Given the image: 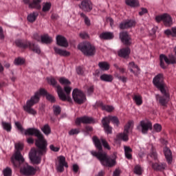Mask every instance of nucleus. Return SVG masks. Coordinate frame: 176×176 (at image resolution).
<instances>
[{
  "label": "nucleus",
  "instance_id": "ddd939ff",
  "mask_svg": "<svg viewBox=\"0 0 176 176\" xmlns=\"http://www.w3.org/2000/svg\"><path fill=\"white\" fill-rule=\"evenodd\" d=\"M161 93L164 96H156V99L158 101V102L160 104V105H162V107H166L167 104H168V101H170V94L167 93V91L166 89H164V91H161Z\"/></svg>",
  "mask_w": 176,
  "mask_h": 176
},
{
  "label": "nucleus",
  "instance_id": "e433bc0d",
  "mask_svg": "<svg viewBox=\"0 0 176 176\" xmlns=\"http://www.w3.org/2000/svg\"><path fill=\"white\" fill-rule=\"evenodd\" d=\"M36 17H38V12H33L28 16V21L30 23H34L36 20Z\"/></svg>",
  "mask_w": 176,
  "mask_h": 176
},
{
  "label": "nucleus",
  "instance_id": "f8f14e48",
  "mask_svg": "<svg viewBox=\"0 0 176 176\" xmlns=\"http://www.w3.org/2000/svg\"><path fill=\"white\" fill-rule=\"evenodd\" d=\"M160 67L163 68V69H166V65H164V61L166 64H175L176 58L174 56H170L169 58L166 56L164 54H161L160 56Z\"/></svg>",
  "mask_w": 176,
  "mask_h": 176
},
{
  "label": "nucleus",
  "instance_id": "a878e982",
  "mask_svg": "<svg viewBox=\"0 0 176 176\" xmlns=\"http://www.w3.org/2000/svg\"><path fill=\"white\" fill-rule=\"evenodd\" d=\"M54 50L56 54H58L59 56H62L63 57H68L71 54L69 52H67V50H61L60 48H57V47H54Z\"/></svg>",
  "mask_w": 176,
  "mask_h": 176
},
{
  "label": "nucleus",
  "instance_id": "9d476101",
  "mask_svg": "<svg viewBox=\"0 0 176 176\" xmlns=\"http://www.w3.org/2000/svg\"><path fill=\"white\" fill-rule=\"evenodd\" d=\"M155 21L157 23H160V21H163L164 25L166 27H171L173 25V18L170 14L165 13L162 15H158L155 17Z\"/></svg>",
  "mask_w": 176,
  "mask_h": 176
},
{
  "label": "nucleus",
  "instance_id": "9b49d317",
  "mask_svg": "<svg viewBox=\"0 0 176 176\" xmlns=\"http://www.w3.org/2000/svg\"><path fill=\"white\" fill-rule=\"evenodd\" d=\"M164 81V78L163 77L162 74H157L153 80L155 86H156V87H157L160 90V91L162 92L164 91V90L166 89V85H164V83L163 82Z\"/></svg>",
  "mask_w": 176,
  "mask_h": 176
},
{
  "label": "nucleus",
  "instance_id": "5fc2aeb1",
  "mask_svg": "<svg viewBox=\"0 0 176 176\" xmlns=\"http://www.w3.org/2000/svg\"><path fill=\"white\" fill-rule=\"evenodd\" d=\"M115 68H116L117 71H119L120 74H124L126 72V69L123 67H120L117 64H114Z\"/></svg>",
  "mask_w": 176,
  "mask_h": 176
},
{
  "label": "nucleus",
  "instance_id": "bb28decb",
  "mask_svg": "<svg viewBox=\"0 0 176 176\" xmlns=\"http://www.w3.org/2000/svg\"><path fill=\"white\" fill-rule=\"evenodd\" d=\"M42 0H33L32 3H29V8L32 9H41V3Z\"/></svg>",
  "mask_w": 176,
  "mask_h": 176
},
{
  "label": "nucleus",
  "instance_id": "39448f33",
  "mask_svg": "<svg viewBox=\"0 0 176 176\" xmlns=\"http://www.w3.org/2000/svg\"><path fill=\"white\" fill-rule=\"evenodd\" d=\"M39 102V92H36L30 100H28L26 105L23 106V109L30 115H36V111L32 108L35 104Z\"/></svg>",
  "mask_w": 176,
  "mask_h": 176
},
{
  "label": "nucleus",
  "instance_id": "338daca9",
  "mask_svg": "<svg viewBox=\"0 0 176 176\" xmlns=\"http://www.w3.org/2000/svg\"><path fill=\"white\" fill-rule=\"evenodd\" d=\"M80 36L82 39H86V38H87L89 36L87 35V33L83 32V33H80Z\"/></svg>",
  "mask_w": 176,
  "mask_h": 176
},
{
  "label": "nucleus",
  "instance_id": "2eb2a0df",
  "mask_svg": "<svg viewBox=\"0 0 176 176\" xmlns=\"http://www.w3.org/2000/svg\"><path fill=\"white\" fill-rule=\"evenodd\" d=\"M131 124H133V121L128 122V123L124 126V133H120L117 135L118 140L129 141V130H130Z\"/></svg>",
  "mask_w": 176,
  "mask_h": 176
},
{
  "label": "nucleus",
  "instance_id": "f704fd0d",
  "mask_svg": "<svg viewBox=\"0 0 176 176\" xmlns=\"http://www.w3.org/2000/svg\"><path fill=\"white\" fill-rule=\"evenodd\" d=\"M164 34L168 36L171 35V36L176 38V27L172 28L171 30H165Z\"/></svg>",
  "mask_w": 176,
  "mask_h": 176
},
{
  "label": "nucleus",
  "instance_id": "bf43d9fd",
  "mask_svg": "<svg viewBox=\"0 0 176 176\" xmlns=\"http://www.w3.org/2000/svg\"><path fill=\"white\" fill-rule=\"evenodd\" d=\"M64 167H65V165H61L58 164L56 168H57V170L59 171V173H63V171H64Z\"/></svg>",
  "mask_w": 176,
  "mask_h": 176
},
{
  "label": "nucleus",
  "instance_id": "0e129e2a",
  "mask_svg": "<svg viewBox=\"0 0 176 176\" xmlns=\"http://www.w3.org/2000/svg\"><path fill=\"white\" fill-rule=\"evenodd\" d=\"M117 78L119 79V80H122V82H126L127 80V78L125 76H117Z\"/></svg>",
  "mask_w": 176,
  "mask_h": 176
},
{
  "label": "nucleus",
  "instance_id": "7ed1b4c3",
  "mask_svg": "<svg viewBox=\"0 0 176 176\" xmlns=\"http://www.w3.org/2000/svg\"><path fill=\"white\" fill-rule=\"evenodd\" d=\"M23 151V144L20 143L15 144V152L11 157V162L14 167H20L24 162V157L21 155Z\"/></svg>",
  "mask_w": 176,
  "mask_h": 176
},
{
  "label": "nucleus",
  "instance_id": "0eeeda50",
  "mask_svg": "<svg viewBox=\"0 0 176 176\" xmlns=\"http://www.w3.org/2000/svg\"><path fill=\"white\" fill-rule=\"evenodd\" d=\"M72 90V88L71 87L66 85L64 87V91L66 93V94L64 93V91L63 90V88L61 86L58 85L57 86V93L58 96L61 100V101H68V102H72V99L71 98V96H69V94H71V91Z\"/></svg>",
  "mask_w": 176,
  "mask_h": 176
},
{
  "label": "nucleus",
  "instance_id": "412c9836",
  "mask_svg": "<svg viewBox=\"0 0 176 176\" xmlns=\"http://www.w3.org/2000/svg\"><path fill=\"white\" fill-rule=\"evenodd\" d=\"M135 26V21L134 20H126L125 21L122 22L120 24V30H126L127 28H131V27Z\"/></svg>",
  "mask_w": 176,
  "mask_h": 176
},
{
  "label": "nucleus",
  "instance_id": "dca6fc26",
  "mask_svg": "<svg viewBox=\"0 0 176 176\" xmlns=\"http://www.w3.org/2000/svg\"><path fill=\"white\" fill-rule=\"evenodd\" d=\"M79 8L84 12H91L93 10V3L90 0H82L79 5Z\"/></svg>",
  "mask_w": 176,
  "mask_h": 176
},
{
  "label": "nucleus",
  "instance_id": "2f4dec72",
  "mask_svg": "<svg viewBox=\"0 0 176 176\" xmlns=\"http://www.w3.org/2000/svg\"><path fill=\"white\" fill-rule=\"evenodd\" d=\"M100 80L103 82H112L113 80V76L111 74H102L100 76Z\"/></svg>",
  "mask_w": 176,
  "mask_h": 176
},
{
  "label": "nucleus",
  "instance_id": "37998d69",
  "mask_svg": "<svg viewBox=\"0 0 176 176\" xmlns=\"http://www.w3.org/2000/svg\"><path fill=\"white\" fill-rule=\"evenodd\" d=\"M25 63V60L23 58H16L14 60V64L15 65H23Z\"/></svg>",
  "mask_w": 176,
  "mask_h": 176
},
{
  "label": "nucleus",
  "instance_id": "423d86ee",
  "mask_svg": "<svg viewBox=\"0 0 176 176\" xmlns=\"http://www.w3.org/2000/svg\"><path fill=\"white\" fill-rule=\"evenodd\" d=\"M78 49L87 57H93L96 54V47L89 42L80 44Z\"/></svg>",
  "mask_w": 176,
  "mask_h": 176
},
{
  "label": "nucleus",
  "instance_id": "49530a36",
  "mask_svg": "<svg viewBox=\"0 0 176 176\" xmlns=\"http://www.w3.org/2000/svg\"><path fill=\"white\" fill-rule=\"evenodd\" d=\"M2 126L4 130H6V131H10V130H12V125L10 124V123L2 122Z\"/></svg>",
  "mask_w": 176,
  "mask_h": 176
},
{
  "label": "nucleus",
  "instance_id": "72a5a7b5",
  "mask_svg": "<svg viewBox=\"0 0 176 176\" xmlns=\"http://www.w3.org/2000/svg\"><path fill=\"white\" fill-rule=\"evenodd\" d=\"M98 67L102 71H108V69H109V63L107 62H100Z\"/></svg>",
  "mask_w": 176,
  "mask_h": 176
},
{
  "label": "nucleus",
  "instance_id": "79ce46f5",
  "mask_svg": "<svg viewBox=\"0 0 176 176\" xmlns=\"http://www.w3.org/2000/svg\"><path fill=\"white\" fill-rule=\"evenodd\" d=\"M47 82L50 85L53 86V87H56V91H57V87L59 86V85H57V81H56V79L51 77L50 78H47Z\"/></svg>",
  "mask_w": 176,
  "mask_h": 176
},
{
  "label": "nucleus",
  "instance_id": "c9c22d12",
  "mask_svg": "<svg viewBox=\"0 0 176 176\" xmlns=\"http://www.w3.org/2000/svg\"><path fill=\"white\" fill-rule=\"evenodd\" d=\"M41 131L45 135H49L52 133V129H50V126L49 124H45L41 128Z\"/></svg>",
  "mask_w": 176,
  "mask_h": 176
},
{
  "label": "nucleus",
  "instance_id": "3c124183",
  "mask_svg": "<svg viewBox=\"0 0 176 176\" xmlns=\"http://www.w3.org/2000/svg\"><path fill=\"white\" fill-rule=\"evenodd\" d=\"M80 133V130L79 129H73L69 131V135H75L76 134H79Z\"/></svg>",
  "mask_w": 176,
  "mask_h": 176
},
{
  "label": "nucleus",
  "instance_id": "de8ad7c7",
  "mask_svg": "<svg viewBox=\"0 0 176 176\" xmlns=\"http://www.w3.org/2000/svg\"><path fill=\"white\" fill-rule=\"evenodd\" d=\"M3 174L4 176H12V168L10 167H6L3 170Z\"/></svg>",
  "mask_w": 176,
  "mask_h": 176
},
{
  "label": "nucleus",
  "instance_id": "f257e3e1",
  "mask_svg": "<svg viewBox=\"0 0 176 176\" xmlns=\"http://www.w3.org/2000/svg\"><path fill=\"white\" fill-rule=\"evenodd\" d=\"M25 135H34L37 137L35 145L37 150L32 148L29 154V157L33 164H39L42 160L41 157L47 152V141L45 140L41 131L35 128H29L25 131Z\"/></svg>",
  "mask_w": 176,
  "mask_h": 176
},
{
  "label": "nucleus",
  "instance_id": "680f3d73",
  "mask_svg": "<svg viewBox=\"0 0 176 176\" xmlns=\"http://www.w3.org/2000/svg\"><path fill=\"white\" fill-rule=\"evenodd\" d=\"M122 172L120 171V169L116 168L113 173V176H120V173Z\"/></svg>",
  "mask_w": 176,
  "mask_h": 176
},
{
  "label": "nucleus",
  "instance_id": "864d4df0",
  "mask_svg": "<svg viewBox=\"0 0 176 176\" xmlns=\"http://www.w3.org/2000/svg\"><path fill=\"white\" fill-rule=\"evenodd\" d=\"M153 129L157 133H160V131H162V125L159 124H155L153 126Z\"/></svg>",
  "mask_w": 176,
  "mask_h": 176
},
{
  "label": "nucleus",
  "instance_id": "a19ab883",
  "mask_svg": "<svg viewBox=\"0 0 176 176\" xmlns=\"http://www.w3.org/2000/svg\"><path fill=\"white\" fill-rule=\"evenodd\" d=\"M59 82L60 85H63L64 86H69V85H71V81L64 77H62L59 79Z\"/></svg>",
  "mask_w": 176,
  "mask_h": 176
},
{
  "label": "nucleus",
  "instance_id": "052dcab7",
  "mask_svg": "<svg viewBox=\"0 0 176 176\" xmlns=\"http://www.w3.org/2000/svg\"><path fill=\"white\" fill-rule=\"evenodd\" d=\"M76 72L78 75H83L85 72L83 71V68H82L81 67H78L76 69Z\"/></svg>",
  "mask_w": 176,
  "mask_h": 176
},
{
  "label": "nucleus",
  "instance_id": "473e14b6",
  "mask_svg": "<svg viewBox=\"0 0 176 176\" xmlns=\"http://www.w3.org/2000/svg\"><path fill=\"white\" fill-rule=\"evenodd\" d=\"M124 148L126 159H133V155H131V152H133V149L127 146H124Z\"/></svg>",
  "mask_w": 176,
  "mask_h": 176
},
{
  "label": "nucleus",
  "instance_id": "603ef678",
  "mask_svg": "<svg viewBox=\"0 0 176 176\" xmlns=\"http://www.w3.org/2000/svg\"><path fill=\"white\" fill-rule=\"evenodd\" d=\"M100 141L104 146V148H106V149H108L109 151V149H111V147L109 146V144H108V142H107V140H105V139H100Z\"/></svg>",
  "mask_w": 176,
  "mask_h": 176
},
{
  "label": "nucleus",
  "instance_id": "5701e85b",
  "mask_svg": "<svg viewBox=\"0 0 176 176\" xmlns=\"http://www.w3.org/2000/svg\"><path fill=\"white\" fill-rule=\"evenodd\" d=\"M129 69L136 76L140 74V67H138V65H135L134 62L129 63Z\"/></svg>",
  "mask_w": 176,
  "mask_h": 176
},
{
  "label": "nucleus",
  "instance_id": "4468645a",
  "mask_svg": "<svg viewBox=\"0 0 176 176\" xmlns=\"http://www.w3.org/2000/svg\"><path fill=\"white\" fill-rule=\"evenodd\" d=\"M138 130L142 131V134H147L148 131L152 130V122L148 121H141L138 126Z\"/></svg>",
  "mask_w": 176,
  "mask_h": 176
},
{
  "label": "nucleus",
  "instance_id": "ea45409f",
  "mask_svg": "<svg viewBox=\"0 0 176 176\" xmlns=\"http://www.w3.org/2000/svg\"><path fill=\"white\" fill-rule=\"evenodd\" d=\"M133 100L135 101L136 105H141L142 104V97L140 95H135L133 96Z\"/></svg>",
  "mask_w": 176,
  "mask_h": 176
},
{
  "label": "nucleus",
  "instance_id": "13d9d810",
  "mask_svg": "<svg viewBox=\"0 0 176 176\" xmlns=\"http://www.w3.org/2000/svg\"><path fill=\"white\" fill-rule=\"evenodd\" d=\"M50 149H51L53 152H58L60 151V148L56 147L53 144L50 146Z\"/></svg>",
  "mask_w": 176,
  "mask_h": 176
},
{
  "label": "nucleus",
  "instance_id": "c03bdc74",
  "mask_svg": "<svg viewBox=\"0 0 176 176\" xmlns=\"http://www.w3.org/2000/svg\"><path fill=\"white\" fill-rule=\"evenodd\" d=\"M142 168L140 165H136L134 168V173L138 175H141L142 174Z\"/></svg>",
  "mask_w": 176,
  "mask_h": 176
},
{
  "label": "nucleus",
  "instance_id": "cd10ccee",
  "mask_svg": "<svg viewBox=\"0 0 176 176\" xmlns=\"http://www.w3.org/2000/svg\"><path fill=\"white\" fill-rule=\"evenodd\" d=\"M99 38L100 39H113V33L111 32H103L100 34Z\"/></svg>",
  "mask_w": 176,
  "mask_h": 176
},
{
  "label": "nucleus",
  "instance_id": "58836bf2",
  "mask_svg": "<svg viewBox=\"0 0 176 176\" xmlns=\"http://www.w3.org/2000/svg\"><path fill=\"white\" fill-rule=\"evenodd\" d=\"M58 164L63 165L66 168L68 167V163L65 162V157L60 155L58 157Z\"/></svg>",
  "mask_w": 176,
  "mask_h": 176
},
{
  "label": "nucleus",
  "instance_id": "c85d7f7f",
  "mask_svg": "<svg viewBox=\"0 0 176 176\" xmlns=\"http://www.w3.org/2000/svg\"><path fill=\"white\" fill-rule=\"evenodd\" d=\"M152 167L157 171H162V170H164V168H166V164L155 163L152 164Z\"/></svg>",
  "mask_w": 176,
  "mask_h": 176
},
{
  "label": "nucleus",
  "instance_id": "c756f323",
  "mask_svg": "<svg viewBox=\"0 0 176 176\" xmlns=\"http://www.w3.org/2000/svg\"><path fill=\"white\" fill-rule=\"evenodd\" d=\"M126 4L131 8H138L140 6V1L138 0H126Z\"/></svg>",
  "mask_w": 176,
  "mask_h": 176
},
{
  "label": "nucleus",
  "instance_id": "09e8293b",
  "mask_svg": "<svg viewBox=\"0 0 176 176\" xmlns=\"http://www.w3.org/2000/svg\"><path fill=\"white\" fill-rule=\"evenodd\" d=\"M153 159V160H156L157 159V154L156 153V151L153 150L151 154L148 156V160L151 159Z\"/></svg>",
  "mask_w": 176,
  "mask_h": 176
},
{
  "label": "nucleus",
  "instance_id": "e2e57ef3",
  "mask_svg": "<svg viewBox=\"0 0 176 176\" xmlns=\"http://www.w3.org/2000/svg\"><path fill=\"white\" fill-rule=\"evenodd\" d=\"M33 38H34V39L37 41V42H41V37L40 36H38V34H34Z\"/></svg>",
  "mask_w": 176,
  "mask_h": 176
},
{
  "label": "nucleus",
  "instance_id": "b1692460",
  "mask_svg": "<svg viewBox=\"0 0 176 176\" xmlns=\"http://www.w3.org/2000/svg\"><path fill=\"white\" fill-rule=\"evenodd\" d=\"M131 50L129 47L122 48L118 52L119 57L122 58H127L130 56Z\"/></svg>",
  "mask_w": 176,
  "mask_h": 176
},
{
  "label": "nucleus",
  "instance_id": "1a4fd4ad",
  "mask_svg": "<svg viewBox=\"0 0 176 176\" xmlns=\"http://www.w3.org/2000/svg\"><path fill=\"white\" fill-rule=\"evenodd\" d=\"M72 97L74 101H75L76 104H84V102H86V95L78 89H74L73 90Z\"/></svg>",
  "mask_w": 176,
  "mask_h": 176
},
{
  "label": "nucleus",
  "instance_id": "aec40b11",
  "mask_svg": "<svg viewBox=\"0 0 176 176\" xmlns=\"http://www.w3.org/2000/svg\"><path fill=\"white\" fill-rule=\"evenodd\" d=\"M39 94V98H41V96H45L47 100L50 101V102H56V98L49 93L45 89H40L38 91H36Z\"/></svg>",
  "mask_w": 176,
  "mask_h": 176
},
{
  "label": "nucleus",
  "instance_id": "8fccbe9b",
  "mask_svg": "<svg viewBox=\"0 0 176 176\" xmlns=\"http://www.w3.org/2000/svg\"><path fill=\"white\" fill-rule=\"evenodd\" d=\"M53 111L54 115H60L61 113V108L59 106H54Z\"/></svg>",
  "mask_w": 176,
  "mask_h": 176
},
{
  "label": "nucleus",
  "instance_id": "393cba45",
  "mask_svg": "<svg viewBox=\"0 0 176 176\" xmlns=\"http://www.w3.org/2000/svg\"><path fill=\"white\" fill-rule=\"evenodd\" d=\"M164 153L168 163L170 164L173 160V153H171V150H170V148L168 147H165L164 148Z\"/></svg>",
  "mask_w": 176,
  "mask_h": 176
},
{
  "label": "nucleus",
  "instance_id": "4be33fe9",
  "mask_svg": "<svg viewBox=\"0 0 176 176\" xmlns=\"http://www.w3.org/2000/svg\"><path fill=\"white\" fill-rule=\"evenodd\" d=\"M56 43L58 46H61L62 47H68V41L65 37L58 35L56 36Z\"/></svg>",
  "mask_w": 176,
  "mask_h": 176
},
{
  "label": "nucleus",
  "instance_id": "a211bd4d",
  "mask_svg": "<svg viewBox=\"0 0 176 176\" xmlns=\"http://www.w3.org/2000/svg\"><path fill=\"white\" fill-rule=\"evenodd\" d=\"M75 123L77 126H80V123H83L84 124H90L91 123H94V119L91 117L84 116L76 118Z\"/></svg>",
  "mask_w": 176,
  "mask_h": 176
},
{
  "label": "nucleus",
  "instance_id": "7c9ffc66",
  "mask_svg": "<svg viewBox=\"0 0 176 176\" xmlns=\"http://www.w3.org/2000/svg\"><path fill=\"white\" fill-rule=\"evenodd\" d=\"M41 42L42 43H46L47 45L53 42V38L47 34H44L41 36Z\"/></svg>",
  "mask_w": 176,
  "mask_h": 176
},
{
  "label": "nucleus",
  "instance_id": "f3484780",
  "mask_svg": "<svg viewBox=\"0 0 176 176\" xmlns=\"http://www.w3.org/2000/svg\"><path fill=\"white\" fill-rule=\"evenodd\" d=\"M21 173L23 174V175H35L36 169L28 164H25L21 168Z\"/></svg>",
  "mask_w": 176,
  "mask_h": 176
},
{
  "label": "nucleus",
  "instance_id": "6e6d98bb",
  "mask_svg": "<svg viewBox=\"0 0 176 176\" xmlns=\"http://www.w3.org/2000/svg\"><path fill=\"white\" fill-rule=\"evenodd\" d=\"M15 126L18 130H19L20 132L23 133L24 131V128H23V126H21V124L19 122H15Z\"/></svg>",
  "mask_w": 176,
  "mask_h": 176
},
{
  "label": "nucleus",
  "instance_id": "20e7f679",
  "mask_svg": "<svg viewBox=\"0 0 176 176\" xmlns=\"http://www.w3.org/2000/svg\"><path fill=\"white\" fill-rule=\"evenodd\" d=\"M112 122L114 124L119 126V118L116 116H109L104 117L102 120V124L104 130L107 134H112V126H109V123Z\"/></svg>",
  "mask_w": 176,
  "mask_h": 176
},
{
  "label": "nucleus",
  "instance_id": "6e6552de",
  "mask_svg": "<svg viewBox=\"0 0 176 176\" xmlns=\"http://www.w3.org/2000/svg\"><path fill=\"white\" fill-rule=\"evenodd\" d=\"M15 45L18 46V47H22L23 49H27V47H29V49L32 50V52H34V53L41 54V49L38 47V45L31 43L30 41L23 42L21 40H16L15 41Z\"/></svg>",
  "mask_w": 176,
  "mask_h": 176
},
{
  "label": "nucleus",
  "instance_id": "774afa93",
  "mask_svg": "<svg viewBox=\"0 0 176 176\" xmlns=\"http://www.w3.org/2000/svg\"><path fill=\"white\" fill-rule=\"evenodd\" d=\"M27 142H28V144H34V138H28V139H27Z\"/></svg>",
  "mask_w": 176,
  "mask_h": 176
},
{
  "label": "nucleus",
  "instance_id": "69168bd1",
  "mask_svg": "<svg viewBox=\"0 0 176 176\" xmlns=\"http://www.w3.org/2000/svg\"><path fill=\"white\" fill-rule=\"evenodd\" d=\"M73 171H74V173H78V171H79V166L76 164L73 165Z\"/></svg>",
  "mask_w": 176,
  "mask_h": 176
},
{
  "label": "nucleus",
  "instance_id": "6ab92c4d",
  "mask_svg": "<svg viewBox=\"0 0 176 176\" xmlns=\"http://www.w3.org/2000/svg\"><path fill=\"white\" fill-rule=\"evenodd\" d=\"M120 39L126 45V46H130L131 45V37L129 35L127 32H122L120 33Z\"/></svg>",
  "mask_w": 176,
  "mask_h": 176
},
{
  "label": "nucleus",
  "instance_id": "a18cd8bd",
  "mask_svg": "<svg viewBox=\"0 0 176 176\" xmlns=\"http://www.w3.org/2000/svg\"><path fill=\"white\" fill-rule=\"evenodd\" d=\"M50 8H52L51 3H43V12H49V10H50Z\"/></svg>",
  "mask_w": 176,
  "mask_h": 176
},
{
  "label": "nucleus",
  "instance_id": "4d7b16f0",
  "mask_svg": "<svg viewBox=\"0 0 176 176\" xmlns=\"http://www.w3.org/2000/svg\"><path fill=\"white\" fill-rule=\"evenodd\" d=\"M146 13H148V9L142 8L141 11L139 12V16H144V14H146Z\"/></svg>",
  "mask_w": 176,
  "mask_h": 176
},
{
  "label": "nucleus",
  "instance_id": "4c0bfd02",
  "mask_svg": "<svg viewBox=\"0 0 176 176\" xmlns=\"http://www.w3.org/2000/svg\"><path fill=\"white\" fill-rule=\"evenodd\" d=\"M102 111H107V112H112V111H113L114 108L112 106H109V105H104V104H102V102H101L100 104Z\"/></svg>",
  "mask_w": 176,
  "mask_h": 176
},
{
  "label": "nucleus",
  "instance_id": "f03ea898",
  "mask_svg": "<svg viewBox=\"0 0 176 176\" xmlns=\"http://www.w3.org/2000/svg\"><path fill=\"white\" fill-rule=\"evenodd\" d=\"M92 140L96 149L98 150V152L91 151V153L92 156H94L96 159H98L102 166H104L105 167H113V166L116 164V161L108 156L107 153L102 151L101 140H100L97 136H94L92 138Z\"/></svg>",
  "mask_w": 176,
  "mask_h": 176
}]
</instances>
